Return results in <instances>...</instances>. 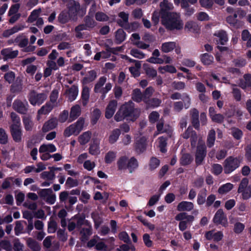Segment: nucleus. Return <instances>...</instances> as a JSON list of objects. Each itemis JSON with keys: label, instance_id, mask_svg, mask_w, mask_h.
Returning a JSON list of instances; mask_svg holds the SVG:
<instances>
[{"label": "nucleus", "instance_id": "obj_41", "mask_svg": "<svg viewBox=\"0 0 251 251\" xmlns=\"http://www.w3.org/2000/svg\"><path fill=\"white\" fill-rule=\"evenodd\" d=\"M241 39L243 41H247V47H251V34H250L248 30L244 29L242 31Z\"/></svg>", "mask_w": 251, "mask_h": 251}, {"label": "nucleus", "instance_id": "obj_5", "mask_svg": "<svg viewBox=\"0 0 251 251\" xmlns=\"http://www.w3.org/2000/svg\"><path fill=\"white\" fill-rule=\"evenodd\" d=\"M47 98V95L44 93H38L35 90H32L30 92L28 96V99L30 103L33 106L40 105Z\"/></svg>", "mask_w": 251, "mask_h": 251}, {"label": "nucleus", "instance_id": "obj_35", "mask_svg": "<svg viewBox=\"0 0 251 251\" xmlns=\"http://www.w3.org/2000/svg\"><path fill=\"white\" fill-rule=\"evenodd\" d=\"M176 46V44L174 42H165L162 44L161 50L162 51L167 53L172 51Z\"/></svg>", "mask_w": 251, "mask_h": 251}, {"label": "nucleus", "instance_id": "obj_9", "mask_svg": "<svg viewBox=\"0 0 251 251\" xmlns=\"http://www.w3.org/2000/svg\"><path fill=\"white\" fill-rule=\"evenodd\" d=\"M12 107L17 112L25 115L27 112L29 105L26 101L23 102L20 100L16 99L14 101Z\"/></svg>", "mask_w": 251, "mask_h": 251}, {"label": "nucleus", "instance_id": "obj_58", "mask_svg": "<svg viewBox=\"0 0 251 251\" xmlns=\"http://www.w3.org/2000/svg\"><path fill=\"white\" fill-rule=\"evenodd\" d=\"M119 239L126 244L131 243V240L126 231H123L119 233Z\"/></svg>", "mask_w": 251, "mask_h": 251}, {"label": "nucleus", "instance_id": "obj_55", "mask_svg": "<svg viewBox=\"0 0 251 251\" xmlns=\"http://www.w3.org/2000/svg\"><path fill=\"white\" fill-rule=\"evenodd\" d=\"M52 193L53 191L51 188L41 189H39L38 192V194L40 198L42 199H46L50 194Z\"/></svg>", "mask_w": 251, "mask_h": 251}, {"label": "nucleus", "instance_id": "obj_37", "mask_svg": "<svg viewBox=\"0 0 251 251\" xmlns=\"http://www.w3.org/2000/svg\"><path fill=\"white\" fill-rule=\"evenodd\" d=\"M91 132L90 131H86L80 135L78 137V142L81 145H84L90 140L91 137Z\"/></svg>", "mask_w": 251, "mask_h": 251}, {"label": "nucleus", "instance_id": "obj_53", "mask_svg": "<svg viewBox=\"0 0 251 251\" xmlns=\"http://www.w3.org/2000/svg\"><path fill=\"white\" fill-rule=\"evenodd\" d=\"M167 138L163 136H161L159 138V147L160 148V151L162 153H165L167 152Z\"/></svg>", "mask_w": 251, "mask_h": 251}, {"label": "nucleus", "instance_id": "obj_15", "mask_svg": "<svg viewBox=\"0 0 251 251\" xmlns=\"http://www.w3.org/2000/svg\"><path fill=\"white\" fill-rule=\"evenodd\" d=\"M18 50L13 51L9 48L2 49L0 51V53L3 56L4 60L16 58L18 56Z\"/></svg>", "mask_w": 251, "mask_h": 251}, {"label": "nucleus", "instance_id": "obj_11", "mask_svg": "<svg viewBox=\"0 0 251 251\" xmlns=\"http://www.w3.org/2000/svg\"><path fill=\"white\" fill-rule=\"evenodd\" d=\"M57 125L58 119L57 118H51L45 122L42 126V130L44 133L47 132L56 128Z\"/></svg>", "mask_w": 251, "mask_h": 251}, {"label": "nucleus", "instance_id": "obj_56", "mask_svg": "<svg viewBox=\"0 0 251 251\" xmlns=\"http://www.w3.org/2000/svg\"><path fill=\"white\" fill-rule=\"evenodd\" d=\"M144 68L147 75L149 77L154 78L157 76V71L153 68L149 67H146L145 65H144Z\"/></svg>", "mask_w": 251, "mask_h": 251}, {"label": "nucleus", "instance_id": "obj_21", "mask_svg": "<svg viewBox=\"0 0 251 251\" xmlns=\"http://www.w3.org/2000/svg\"><path fill=\"white\" fill-rule=\"evenodd\" d=\"M214 36L217 37V42L218 44L222 45H225L228 41V37L226 32L223 30L219 31L217 33L214 34Z\"/></svg>", "mask_w": 251, "mask_h": 251}, {"label": "nucleus", "instance_id": "obj_19", "mask_svg": "<svg viewBox=\"0 0 251 251\" xmlns=\"http://www.w3.org/2000/svg\"><path fill=\"white\" fill-rule=\"evenodd\" d=\"M161 10L159 13L161 18L167 16L168 15L172 13L169 10L171 9L169 3L167 0H164L160 3Z\"/></svg>", "mask_w": 251, "mask_h": 251}, {"label": "nucleus", "instance_id": "obj_42", "mask_svg": "<svg viewBox=\"0 0 251 251\" xmlns=\"http://www.w3.org/2000/svg\"><path fill=\"white\" fill-rule=\"evenodd\" d=\"M193 160V158L190 153H184L180 159V163L182 166H187L190 164Z\"/></svg>", "mask_w": 251, "mask_h": 251}, {"label": "nucleus", "instance_id": "obj_46", "mask_svg": "<svg viewBox=\"0 0 251 251\" xmlns=\"http://www.w3.org/2000/svg\"><path fill=\"white\" fill-rule=\"evenodd\" d=\"M84 23L90 30L93 29L97 25V23L94 20V17L90 16H86L83 19Z\"/></svg>", "mask_w": 251, "mask_h": 251}, {"label": "nucleus", "instance_id": "obj_6", "mask_svg": "<svg viewBox=\"0 0 251 251\" xmlns=\"http://www.w3.org/2000/svg\"><path fill=\"white\" fill-rule=\"evenodd\" d=\"M212 221L216 226L221 225L225 227L228 226V221L226 215L224 213L223 210L221 208L219 209L216 211L213 217Z\"/></svg>", "mask_w": 251, "mask_h": 251}, {"label": "nucleus", "instance_id": "obj_51", "mask_svg": "<svg viewBox=\"0 0 251 251\" xmlns=\"http://www.w3.org/2000/svg\"><path fill=\"white\" fill-rule=\"evenodd\" d=\"M22 83L21 81H18L17 80L16 82H14L10 86V92L12 93H16L20 92L22 90Z\"/></svg>", "mask_w": 251, "mask_h": 251}, {"label": "nucleus", "instance_id": "obj_36", "mask_svg": "<svg viewBox=\"0 0 251 251\" xmlns=\"http://www.w3.org/2000/svg\"><path fill=\"white\" fill-rule=\"evenodd\" d=\"M207 190L206 188L201 189L198 193L197 197V203L199 205H203L206 201Z\"/></svg>", "mask_w": 251, "mask_h": 251}, {"label": "nucleus", "instance_id": "obj_44", "mask_svg": "<svg viewBox=\"0 0 251 251\" xmlns=\"http://www.w3.org/2000/svg\"><path fill=\"white\" fill-rule=\"evenodd\" d=\"M142 92L140 89L138 88H136L134 89L132 91L131 98L133 101L137 103H139L141 102L143 100V98L142 97Z\"/></svg>", "mask_w": 251, "mask_h": 251}, {"label": "nucleus", "instance_id": "obj_26", "mask_svg": "<svg viewBox=\"0 0 251 251\" xmlns=\"http://www.w3.org/2000/svg\"><path fill=\"white\" fill-rule=\"evenodd\" d=\"M84 124V119L83 118H80L75 123L71 125V127H73L74 132L75 134H78L82 130Z\"/></svg>", "mask_w": 251, "mask_h": 251}, {"label": "nucleus", "instance_id": "obj_22", "mask_svg": "<svg viewBox=\"0 0 251 251\" xmlns=\"http://www.w3.org/2000/svg\"><path fill=\"white\" fill-rule=\"evenodd\" d=\"M90 97V89L87 86L83 85L81 98L83 106H85L89 101Z\"/></svg>", "mask_w": 251, "mask_h": 251}, {"label": "nucleus", "instance_id": "obj_50", "mask_svg": "<svg viewBox=\"0 0 251 251\" xmlns=\"http://www.w3.org/2000/svg\"><path fill=\"white\" fill-rule=\"evenodd\" d=\"M24 223L26 225L27 223L25 221H17L15 223V226L14 228L15 234L17 236H19L22 233V231L24 229V226L22 223Z\"/></svg>", "mask_w": 251, "mask_h": 251}, {"label": "nucleus", "instance_id": "obj_18", "mask_svg": "<svg viewBox=\"0 0 251 251\" xmlns=\"http://www.w3.org/2000/svg\"><path fill=\"white\" fill-rule=\"evenodd\" d=\"M81 114V109L79 105L76 104L72 107L70 110L69 122H71L76 119Z\"/></svg>", "mask_w": 251, "mask_h": 251}, {"label": "nucleus", "instance_id": "obj_25", "mask_svg": "<svg viewBox=\"0 0 251 251\" xmlns=\"http://www.w3.org/2000/svg\"><path fill=\"white\" fill-rule=\"evenodd\" d=\"M139 164L137 159L135 157H131L129 159L128 158L127 168L129 173H132L138 167Z\"/></svg>", "mask_w": 251, "mask_h": 251}, {"label": "nucleus", "instance_id": "obj_60", "mask_svg": "<svg viewBox=\"0 0 251 251\" xmlns=\"http://www.w3.org/2000/svg\"><path fill=\"white\" fill-rule=\"evenodd\" d=\"M0 248L6 251H11L12 249L10 241L7 240H2L0 241Z\"/></svg>", "mask_w": 251, "mask_h": 251}, {"label": "nucleus", "instance_id": "obj_59", "mask_svg": "<svg viewBox=\"0 0 251 251\" xmlns=\"http://www.w3.org/2000/svg\"><path fill=\"white\" fill-rule=\"evenodd\" d=\"M249 179L247 177L243 178L239 185L237 190L238 193H241L243 190L247 189L248 187Z\"/></svg>", "mask_w": 251, "mask_h": 251}, {"label": "nucleus", "instance_id": "obj_13", "mask_svg": "<svg viewBox=\"0 0 251 251\" xmlns=\"http://www.w3.org/2000/svg\"><path fill=\"white\" fill-rule=\"evenodd\" d=\"M65 94L67 96L68 100L72 102L75 100L78 94V88L76 85H73L70 88L66 89Z\"/></svg>", "mask_w": 251, "mask_h": 251}, {"label": "nucleus", "instance_id": "obj_12", "mask_svg": "<svg viewBox=\"0 0 251 251\" xmlns=\"http://www.w3.org/2000/svg\"><path fill=\"white\" fill-rule=\"evenodd\" d=\"M147 139L145 137H141L135 143V150L139 154L143 153L146 150Z\"/></svg>", "mask_w": 251, "mask_h": 251}, {"label": "nucleus", "instance_id": "obj_27", "mask_svg": "<svg viewBox=\"0 0 251 251\" xmlns=\"http://www.w3.org/2000/svg\"><path fill=\"white\" fill-rule=\"evenodd\" d=\"M128 157L126 155L121 156L117 162L118 170L122 171L127 168Z\"/></svg>", "mask_w": 251, "mask_h": 251}, {"label": "nucleus", "instance_id": "obj_49", "mask_svg": "<svg viewBox=\"0 0 251 251\" xmlns=\"http://www.w3.org/2000/svg\"><path fill=\"white\" fill-rule=\"evenodd\" d=\"M8 142V135L5 130L0 127V144L6 145Z\"/></svg>", "mask_w": 251, "mask_h": 251}, {"label": "nucleus", "instance_id": "obj_38", "mask_svg": "<svg viewBox=\"0 0 251 251\" xmlns=\"http://www.w3.org/2000/svg\"><path fill=\"white\" fill-rule=\"evenodd\" d=\"M27 246L32 251H40L41 247L39 243L31 238H29L26 241Z\"/></svg>", "mask_w": 251, "mask_h": 251}, {"label": "nucleus", "instance_id": "obj_40", "mask_svg": "<svg viewBox=\"0 0 251 251\" xmlns=\"http://www.w3.org/2000/svg\"><path fill=\"white\" fill-rule=\"evenodd\" d=\"M215 135L216 133L213 129L209 131L206 141L207 146L208 148H211L214 146L216 139Z\"/></svg>", "mask_w": 251, "mask_h": 251}, {"label": "nucleus", "instance_id": "obj_28", "mask_svg": "<svg viewBox=\"0 0 251 251\" xmlns=\"http://www.w3.org/2000/svg\"><path fill=\"white\" fill-rule=\"evenodd\" d=\"M161 103V100L158 98H151L146 101V106L147 109L154 108L158 107Z\"/></svg>", "mask_w": 251, "mask_h": 251}, {"label": "nucleus", "instance_id": "obj_8", "mask_svg": "<svg viewBox=\"0 0 251 251\" xmlns=\"http://www.w3.org/2000/svg\"><path fill=\"white\" fill-rule=\"evenodd\" d=\"M206 155V148L205 145H198L195 154V163L197 166L201 165Z\"/></svg>", "mask_w": 251, "mask_h": 251}, {"label": "nucleus", "instance_id": "obj_33", "mask_svg": "<svg viewBox=\"0 0 251 251\" xmlns=\"http://www.w3.org/2000/svg\"><path fill=\"white\" fill-rule=\"evenodd\" d=\"M201 60L204 65H209L211 64L214 60L213 56L207 53H202L200 56Z\"/></svg>", "mask_w": 251, "mask_h": 251}, {"label": "nucleus", "instance_id": "obj_20", "mask_svg": "<svg viewBox=\"0 0 251 251\" xmlns=\"http://www.w3.org/2000/svg\"><path fill=\"white\" fill-rule=\"evenodd\" d=\"M97 77V73L95 70H91L88 72L87 75L83 78L81 83L83 85L93 82Z\"/></svg>", "mask_w": 251, "mask_h": 251}, {"label": "nucleus", "instance_id": "obj_48", "mask_svg": "<svg viewBox=\"0 0 251 251\" xmlns=\"http://www.w3.org/2000/svg\"><path fill=\"white\" fill-rule=\"evenodd\" d=\"M85 217L84 215L80 216L78 214H76L72 217V219L76 220V228L78 229H80L82 226L84 224Z\"/></svg>", "mask_w": 251, "mask_h": 251}, {"label": "nucleus", "instance_id": "obj_24", "mask_svg": "<svg viewBox=\"0 0 251 251\" xmlns=\"http://www.w3.org/2000/svg\"><path fill=\"white\" fill-rule=\"evenodd\" d=\"M72 18L67 10L62 11L58 16V21L62 24L67 23Z\"/></svg>", "mask_w": 251, "mask_h": 251}, {"label": "nucleus", "instance_id": "obj_17", "mask_svg": "<svg viewBox=\"0 0 251 251\" xmlns=\"http://www.w3.org/2000/svg\"><path fill=\"white\" fill-rule=\"evenodd\" d=\"M226 21L230 25L232 28L235 29L241 28L243 26V22L242 21L233 18L231 17V15L226 17Z\"/></svg>", "mask_w": 251, "mask_h": 251}, {"label": "nucleus", "instance_id": "obj_31", "mask_svg": "<svg viewBox=\"0 0 251 251\" xmlns=\"http://www.w3.org/2000/svg\"><path fill=\"white\" fill-rule=\"evenodd\" d=\"M121 133V130L120 129L116 128L113 129L109 136V143L111 144H113L116 142L118 140Z\"/></svg>", "mask_w": 251, "mask_h": 251}, {"label": "nucleus", "instance_id": "obj_2", "mask_svg": "<svg viewBox=\"0 0 251 251\" xmlns=\"http://www.w3.org/2000/svg\"><path fill=\"white\" fill-rule=\"evenodd\" d=\"M120 108L126 120L134 122L139 116L138 110L135 108V104L131 100L123 104Z\"/></svg>", "mask_w": 251, "mask_h": 251}, {"label": "nucleus", "instance_id": "obj_14", "mask_svg": "<svg viewBox=\"0 0 251 251\" xmlns=\"http://www.w3.org/2000/svg\"><path fill=\"white\" fill-rule=\"evenodd\" d=\"M192 126L197 130L200 129L199 112L196 108H193L190 114Z\"/></svg>", "mask_w": 251, "mask_h": 251}, {"label": "nucleus", "instance_id": "obj_29", "mask_svg": "<svg viewBox=\"0 0 251 251\" xmlns=\"http://www.w3.org/2000/svg\"><path fill=\"white\" fill-rule=\"evenodd\" d=\"M175 220L180 222L184 221V220H186L185 221L187 222H193L194 220V217L188 215L186 212H180L176 216Z\"/></svg>", "mask_w": 251, "mask_h": 251}, {"label": "nucleus", "instance_id": "obj_63", "mask_svg": "<svg viewBox=\"0 0 251 251\" xmlns=\"http://www.w3.org/2000/svg\"><path fill=\"white\" fill-rule=\"evenodd\" d=\"M130 54L133 57L139 59H143L145 57V54L137 49H132L130 50Z\"/></svg>", "mask_w": 251, "mask_h": 251}, {"label": "nucleus", "instance_id": "obj_64", "mask_svg": "<svg viewBox=\"0 0 251 251\" xmlns=\"http://www.w3.org/2000/svg\"><path fill=\"white\" fill-rule=\"evenodd\" d=\"M116 157V154L114 152L109 151L105 156L104 160L106 164L111 163Z\"/></svg>", "mask_w": 251, "mask_h": 251}, {"label": "nucleus", "instance_id": "obj_62", "mask_svg": "<svg viewBox=\"0 0 251 251\" xmlns=\"http://www.w3.org/2000/svg\"><path fill=\"white\" fill-rule=\"evenodd\" d=\"M57 229V223L53 220H50L48 225V232L49 233H54Z\"/></svg>", "mask_w": 251, "mask_h": 251}, {"label": "nucleus", "instance_id": "obj_30", "mask_svg": "<svg viewBox=\"0 0 251 251\" xmlns=\"http://www.w3.org/2000/svg\"><path fill=\"white\" fill-rule=\"evenodd\" d=\"M126 34L124 31L123 29L119 28L116 32L115 34L116 43L117 44H120L124 42L126 38Z\"/></svg>", "mask_w": 251, "mask_h": 251}, {"label": "nucleus", "instance_id": "obj_1", "mask_svg": "<svg viewBox=\"0 0 251 251\" xmlns=\"http://www.w3.org/2000/svg\"><path fill=\"white\" fill-rule=\"evenodd\" d=\"M161 19L163 24L169 30H180L183 28V23L176 13L173 12Z\"/></svg>", "mask_w": 251, "mask_h": 251}, {"label": "nucleus", "instance_id": "obj_34", "mask_svg": "<svg viewBox=\"0 0 251 251\" xmlns=\"http://www.w3.org/2000/svg\"><path fill=\"white\" fill-rule=\"evenodd\" d=\"M53 106L50 102H47L46 103L42 106L38 110V114L39 115H46L49 114L53 109Z\"/></svg>", "mask_w": 251, "mask_h": 251}, {"label": "nucleus", "instance_id": "obj_4", "mask_svg": "<svg viewBox=\"0 0 251 251\" xmlns=\"http://www.w3.org/2000/svg\"><path fill=\"white\" fill-rule=\"evenodd\" d=\"M242 161L240 157L229 156L224 162V171L225 174H229L238 168Z\"/></svg>", "mask_w": 251, "mask_h": 251}, {"label": "nucleus", "instance_id": "obj_43", "mask_svg": "<svg viewBox=\"0 0 251 251\" xmlns=\"http://www.w3.org/2000/svg\"><path fill=\"white\" fill-rule=\"evenodd\" d=\"M230 130V134L234 139L240 140L242 139L243 136V132L240 129L236 127H233L231 128Z\"/></svg>", "mask_w": 251, "mask_h": 251}, {"label": "nucleus", "instance_id": "obj_45", "mask_svg": "<svg viewBox=\"0 0 251 251\" xmlns=\"http://www.w3.org/2000/svg\"><path fill=\"white\" fill-rule=\"evenodd\" d=\"M233 185L230 183H227L221 186L218 190V192L221 194L223 195L229 192L232 189Z\"/></svg>", "mask_w": 251, "mask_h": 251}, {"label": "nucleus", "instance_id": "obj_32", "mask_svg": "<svg viewBox=\"0 0 251 251\" xmlns=\"http://www.w3.org/2000/svg\"><path fill=\"white\" fill-rule=\"evenodd\" d=\"M23 123L25 130L26 131H30L32 130L34 124L29 116H23Z\"/></svg>", "mask_w": 251, "mask_h": 251}, {"label": "nucleus", "instance_id": "obj_3", "mask_svg": "<svg viewBox=\"0 0 251 251\" xmlns=\"http://www.w3.org/2000/svg\"><path fill=\"white\" fill-rule=\"evenodd\" d=\"M68 12L70 15L72 20L75 21L78 16L82 17L86 13L85 9L81 8L78 1L71 0L67 5Z\"/></svg>", "mask_w": 251, "mask_h": 251}, {"label": "nucleus", "instance_id": "obj_7", "mask_svg": "<svg viewBox=\"0 0 251 251\" xmlns=\"http://www.w3.org/2000/svg\"><path fill=\"white\" fill-rule=\"evenodd\" d=\"M9 130L13 141L16 143L21 142L23 136V130L21 125H10Z\"/></svg>", "mask_w": 251, "mask_h": 251}, {"label": "nucleus", "instance_id": "obj_54", "mask_svg": "<svg viewBox=\"0 0 251 251\" xmlns=\"http://www.w3.org/2000/svg\"><path fill=\"white\" fill-rule=\"evenodd\" d=\"M89 152L93 155H97L100 153L99 145L95 141L90 144L89 148Z\"/></svg>", "mask_w": 251, "mask_h": 251}, {"label": "nucleus", "instance_id": "obj_47", "mask_svg": "<svg viewBox=\"0 0 251 251\" xmlns=\"http://www.w3.org/2000/svg\"><path fill=\"white\" fill-rule=\"evenodd\" d=\"M140 24L138 22H129L126 25L124 28L128 32L135 31L140 27Z\"/></svg>", "mask_w": 251, "mask_h": 251}, {"label": "nucleus", "instance_id": "obj_52", "mask_svg": "<svg viewBox=\"0 0 251 251\" xmlns=\"http://www.w3.org/2000/svg\"><path fill=\"white\" fill-rule=\"evenodd\" d=\"M158 70L161 74H164L165 72H168L172 74L176 72V68L172 65L160 66L159 67Z\"/></svg>", "mask_w": 251, "mask_h": 251}, {"label": "nucleus", "instance_id": "obj_10", "mask_svg": "<svg viewBox=\"0 0 251 251\" xmlns=\"http://www.w3.org/2000/svg\"><path fill=\"white\" fill-rule=\"evenodd\" d=\"M118 105L117 101L115 100H112L109 101L107 105L105 112V117L107 119L111 118L114 114Z\"/></svg>", "mask_w": 251, "mask_h": 251}, {"label": "nucleus", "instance_id": "obj_57", "mask_svg": "<svg viewBox=\"0 0 251 251\" xmlns=\"http://www.w3.org/2000/svg\"><path fill=\"white\" fill-rule=\"evenodd\" d=\"M160 165V160L156 157H152L150 161V170L152 171L156 169Z\"/></svg>", "mask_w": 251, "mask_h": 251}, {"label": "nucleus", "instance_id": "obj_16", "mask_svg": "<svg viewBox=\"0 0 251 251\" xmlns=\"http://www.w3.org/2000/svg\"><path fill=\"white\" fill-rule=\"evenodd\" d=\"M194 205L193 202L187 201H182L177 206L178 211H190L193 209Z\"/></svg>", "mask_w": 251, "mask_h": 251}, {"label": "nucleus", "instance_id": "obj_61", "mask_svg": "<svg viewBox=\"0 0 251 251\" xmlns=\"http://www.w3.org/2000/svg\"><path fill=\"white\" fill-rule=\"evenodd\" d=\"M224 168L222 165L219 164H214L212 166L211 172L215 176H218L221 174Z\"/></svg>", "mask_w": 251, "mask_h": 251}, {"label": "nucleus", "instance_id": "obj_23", "mask_svg": "<svg viewBox=\"0 0 251 251\" xmlns=\"http://www.w3.org/2000/svg\"><path fill=\"white\" fill-rule=\"evenodd\" d=\"M118 16L121 18V19H118L117 23L120 26L124 28L128 23L129 15L125 12L122 11L119 13Z\"/></svg>", "mask_w": 251, "mask_h": 251}, {"label": "nucleus", "instance_id": "obj_39", "mask_svg": "<svg viewBox=\"0 0 251 251\" xmlns=\"http://www.w3.org/2000/svg\"><path fill=\"white\" fill-rule=\"evenodd\" d=\"M101 115V112L99 108H95L92 113L91 117V124L92 125H95L99 120L100 119Z\"/></svg>", "mask_w": 251, "mask_h": 251}]
</instances>
